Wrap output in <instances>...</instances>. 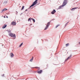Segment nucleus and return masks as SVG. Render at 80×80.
Wrapping results in <instances>:
<instances>
[{"instance_id": "f257e3e1", "label": "nucleus", "mask_w": 80, "mask_h": 80, "mask_svg": "<svg viewBox=\"0 0 80 80\" xmlns=\"http://www.w3.org/2000/svg\"><path fill=\"white\" fill-rule=\"evenodd\" d=\"M38 0H36L34 2H33V3L29 7V8L32 7H33L34 5H36V3H37V1Z\"/></svg>"}, {"instance_id": "f03ea898", "label": "nucleus", "mask_w": 80, "mask_h": 80, "mask_svg": "<svg viewBox=\"0 0 80 80\" xmlns=\"http://www.w3.org/2000/svg\"><path fill=\"white\" fill-rule=\"evenodd\" d=\"M9 35L10 37H13V38H15L16 37L15 34H13L12 33H11L9 34Z\"/></svg>"}, {"instance_id": "7ed1b4c3", "label": "nucleus", "mask_w": 80, "mask_h": 80, "mask_svg": "<svg viewBox=\"0 0 80 80\" xmlns=\"http://www.w3.org/2000/svg\"><path fill=\"white\" fill-rule=\"evenodd\" d=\"M67 0H64L63 2L62 6H63L64 7V6H65V5L67 4Z\"/></svg>"}, {"instance_id": "20e7f679", "label": "nucleus", "mask_w": 80, "mask_h": 80, "mask_svg": "<svg viewBox=\"0 0 80 80\" xmlns=\"http://www.w3.org/2000/svg\"><path fill=\"white\" fill-rule=\"evenodd\" d=\"M50 22H49L47 24L46 26V28H45V29H44L45 30H47V28H48V27H49V26L50 25Z\"/></svg>"}, {"instance_id": "39448f33", "label": "nucleus", "mask_w": 80, "mask_h": 80, "mask_svg": "<svg viewBox=\"0 0 80 80\" xmlns=\"http://www.w3.org/2000/svg\"><path fill=\"white\" fill-rule=\"evenodd\" d=\"M71 57H72V55H70L69 57H68L67 59L65 61V62H67V60H69V59H70Z\"/></svg>"}, {"instance_id": "423d86ee", "label": "nucleus", "mask_w": 80, "mask_h": 80, "mask_svg": "<svg viewBox=\"0 0 80 80\" xmlns=\"http://www.w3.org/2000/svg\"><path fill=\"white\" fill-rule=\"evenodd\" d=\"M42 72H43L42 70H40L39 71H38L37 73L39 74H41V73H42Z\"/></svg>"}, {"instance_id": "0eeeda50", "label": "nucleus", "mask_w": 80, "mask_h": 80, "mask_svg": "<svg viewBox=\"0 0 80 80\" xmlns=\"http://www.w3.org/2000/svg\"><path fill=\"white\" fill-rule=\"evenodd\" d=\"M12 25H16V22H12L11 23Z\"/></svg>"}, {"instance_id": "6e6552de", "label": "nucleus", "mask_w": 80, "mask_h": 80, "mask_svg": "<svg viewBox=\"0 0 80 80\" xmlns=\"http://www.w3.org/2000/svg\"><path fill=\"white\" fill-rule=\"evenodd\" d=\"M55 12H56V11H55V10L53 9V11L51 12V13L52 14H54Z\"/></svg>"}, {"instance_id": "1a4fd4ad", "label": "nucleus", "mask_w": 80, "mask_h": 80, "mask_svg": "<svg viewBox=\"0 0 80 80\" xmlns=\"http://www.w3.org/2000/svg\"><path fill=\"white\" fill-rule=\"evenodd\" d=\"M10 55L11 57H12V58L13 57H14V55L12 53H10Z\"/></svg>"}, {"instance_id": "9d476101", "label": "nucleus", "mask_w": 80, "mask_h": 80, "mask_svg": "<svg viewBox=\"0 0 80 80\" xmlns=\"http://www.w3.org/2000/svg\"><path fill=\"white\" fill-rule=\"evenodd\" d=\"M6 10H8L7 9V8H4L2 10V12H5V11H6Z\"/></svg>"}, {"instance_id": "9b49d317", "label": "nucleus", "mask_w": 80, "mask_h": 80, "mask_svg": "<svg viewBox=\"0 0 80 80\" xmlns=\"http://www.w3.org/2000/svg\"><path fill=\"white\" fill-rule=\"evenodd\" d=\"M6 27H7V25L5 24L2 27V28H6Z\"/></svg>"}, {"instance_id": "f8f14e48", "label": "nucleus", "mask_w": 80, "mask_h": 80, "mask_svg": "<svg viewBox=\"0 0 80 80\" xmlns=\"http://www.w3.org/2000/svg\"><path fill=\"white\" fill-rule=\"evenodd\" d=\"M64 7L63 6H62H62H60L59 7H58V9H60V8H62V7Z\"/></svg>"}, {"instance_id": "ddd939ff", "label": "nucleus", "mask_w": 80, "mask_h": 80, "mask_svg": "<svg viewBox=\"0 0 80 80\" xmlns=\"http://www.w3.org/2000/svg\"><path fill=\"white\" fill-rule=\"evenodd\" d=\"M77 8H73L71 9V10L73 11V10H75V9H77Z\"/></svg>"}, {"instance_id": "4468645a", "label": "nucleus", "mask_w": 80, "mask_h": 80, "mask_svg": "<svg viewBox=\"0 0 80 80\" xmlns=\"http://www.w3.org/2000/svg\"><path fill=\"white\" fill-rule=\"evenodd\" d=\"M33 56L32 57V58L30 59V62H32V61H33Z\"/></svg>"}, {"instance_id": "2eb2a0df", "label": "nucleus", "mask_w": 80, "mask_h": 80, "mask_svg": "<svg viewBox=\"0 0 80 80\" xmlns=\"http://www.w3.org/2000/svg\"><path fill=\"white\" fill-rule=\"evenodd\" d=\"M7 31L8 32V33H10L11 32V30L10 29L7 30Z\"/></svg>"}, {"instance_id": "dca6fc26", "label": "nucleus", "mask_w": 80, "mask_h": 80, "mask_svg": "<svg viewBox=\"0 0 80 80\" xmlns=\"http://www.w3.org/2000/svg\"><path fill=\"white\" fill-rule=\"evenodd\" d=\"M68 45H69V43H67L66 44V47H68Z\"/></svg>"}, {"instance_id": "f3484780", "label": "nucleus", "mask_w": 80, "mask_h": 80, "mask_svg": "<svg viewBox=\"0 0 80 80\" xmlns=\"http://www.w3.org/2000/svg\"><path fill=\"white\" fill-rule=\"evenodd\" d=\"M22 45H23V43H22L21 45L19 46V47H21L22 46Z\"/></svg>"}, {"instance_id": "a211bd4d", "label": "nucleus", "mask_w": 80, "mask_h": 80, "mask_svg": "<svg viewBox=\"0 0 80 80\" xmlns=\"http://www.w3.org/2000/svg\"><path fill=\"white\" fill-rule=\"evenodd\" d=\"M32 20L34 22H35V19H34L33 18H32Z\"/></svg>"}, {"instance_id": "6ab92c4d", "label": "nucleus", "mask_w": 80, "mask_h": 80, "mask_svg": "<svg viewBox=\"0 0 80 80\" xmlns=\"http://www.w3.org/2000/svg\"><path fill=\"white\" fill-rule=\"evenodd\" d=\"M23 8H24V6H23L22 7V10H23Z\"/></svg>"}, {"instance_id": "aec40b11", "label": "nucleus", "mask_w": 80, "mask_h": 80, "mask_svg": "<svg viewBox=\"0 0 80 80\" xmlns=\"http://www.w3.org/2000/svg\"><path fill=\"white\" fill-rule=\"evenodd\" d=\"M30 18H29L28 19V22H30Z\"/></svg>"}, {"instance_id": "412c9836", "label": "nucleus", "mask_w": 80, "mask_h": 80, "mask_svg": "<svg viewBox=\"0 0 80 80\" xmlns=\"http://www.w3.org/2000/svg\"><path fill=\"white\" fill-rule=\"evenodd\" d=\"M35 68H38V69H39L40 68L38 67H36Z\"/></svg>"}, {"instance_id": "4be33fe9", "label": "nucleus", "mask_w": 80, "mask_h": 80, "mask_svg": "<svg viewBox=\"0 0 80 80\" xmlns=\"http://www.w3.org/2000/svg\"><path fill=\"white\" fill-rule=\"evenodd\" d=\"M58 26H60V25H58L56 26V28H57L58 27Z\"/></svg>"}, {"instance_id": "5701e85b", "label": "nucleus", "mask_w": 80, "mask_h": 80, "mask_svg": "<svg viewBox=\"0 0 80 80\" xmlns=\"http://www.w3.org/2000/svg\"><path fill=\"white\" fill-rule=\"evenodd\" d=\"M27 11V9H26V10H25V11H26V12Z\"/></svg>"}, {"instance_id": "b1692460", "label": "nucleus", "mask_w": 80, "mask_h": 80, "mask_svg": "<svg viewBox=\"0 0 80 80\" xmlns=\"http://www.w3.org/2000/svg\"><path fill=\"white\" fill-rule=\"evenodd\" d=\"M4 18H5V17L4 16Z\"/></svg>"}, {"instance_id": "393cba45", "label": "nucleus", "mask_w": 80, "mask_h": 80, "mask_svg": "<svg viewBox=\"0 0 80 80\" xmlns=\"http://www.w3.org/2000/svg\"><path fill=\"white\" fill-rule=\"evenodd\" d=\"M67 25V24H66V25Z\"/></svg>"}, {"instance_id": "a878e982", "label": "nucleus", "mask_w": 80, "mask_h": 80, "mask_svg": "<svg viewBox=\"0 0 80 80\" xmlns=\"http://www.w3.org/2000/svg\"><path fill=\"white\" fill-rule=\"evenodd\" d=\"M40 1H41V0H40Z\"/></svg>"}]
</instances>
